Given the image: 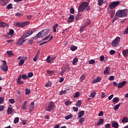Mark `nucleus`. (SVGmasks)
<instances>
[{
    "label": "nucleus",
    "instance_id": "nucleus-3",
    "mask_svg": "<svg viewBox=\"0 0 128 128\" xmlns=\"http://www.w3.org/2000/svg\"><path fill=\"white\" fill-rule=\"evenodd\" d=\"M30 24V22L28 21L25 22H16L14 23V25H15L16 26L20 28H23Z\"/></svg>",
    "mask_w": 128,
    "mask_h": 128
},
{
    "label": "nucleus",
    "instance_id": "nucleus-55",
    "mask_svg": "<svg viewBox=\"0 0 128 128\" xmlns=\"http://www.w3.org/2000/svg\"><path fill=\"white\" fill-rule=\"evenodd\" d=\"M9 102L11 104H14V100L12 98H10L9 100Z\"/></svg>",
    "mask_w": 128,
    "mask_h": 128
},
{
    "label": "nucleus",
    "instance_id": "nucleus-53",
    "mask_svg": "<svg viewBox=\"0 0 128 128\" xmlns=\"http://www.w3.org/2000/svg\"><path fill=\"white\" fill-rule=\"evenodd\" d=\"M34 76V74L32 72H30L28 74V78H32Z\"/></svg>",
    "mask_w": 128,
    "mask_h": 128
},
{
    "label": "nucleus",
    "instance_id": "nucleus-39",
    "mask_svg": "<svg viewBox=\"0 0 128 128\" xmlns=\"http://www.w3.org/2000/svg\"><path fill=\"white\" fill-rule=\"evenodd\" d=\"M7 24L4 23L2 22L1 21H0V27H5L6 26Z\"/></svg>",
    "mask_w": 128,
    "mask_h": 128
},
{
    "label": "nucleus",
    "instance_id": "nucleus-61",
    "mask_svg": "<svg viewBox=\"0 0 128 128\" xmlns=\"http://www.w3.org/2000/svg\"><path fill=\"white\" fill-rule=\"evenodd\" d=\"M4 105H0V112L2 111L4 108Z\"/></svg>",
    "mask_w": 128,
    "mask_h": 128
},
{
    "label": "nucleus",
    "instance_id": "nucleus-40",
    "mask_svg": "<svg viewBox=\"0 0 128 128\" xmlns=\"http://www.w3.org/2000/svg\"><path fill=\"white\" fill-rule=\"evenodd\" d=\"M104 3V0H98V5L100 6L102 5Z\"/></svg>",
    "mask_w": 128,
    "mask_h": 128
},
{
    "label": "nucleus",
    "instance_id": "nucleus-47",
    "mask_svg": "<svg viewBox=\"0 0 128 128\" xmlns=\"http://www.w3.org/2000/svg\"><path fill=\"white\" fill-rule=\"evenodd\" d=\"M71 104H72V102L69 101V100H68V101H66V102L64 103V104H65L66 106H69V105Z\"/></svg>",
    "mask_w": 128,
    "mask_h": 128
},
{
    "label": "nucleus",
    "instance_id": "nucleus-16",
    "mask_svg": "<svg viewBox=\"0 0 128 128\" xmlns=\"http://www.w3.org/2000/svg\"><path fill=\"white\" fill-rule=\"evenodd\" d=\"M74 15H71V16H70L68 19V23L72 22H74Z\"/></svg>",
    "mask_w": 128,
    "mask_h": 128
},
{
    "label": "nucleus",
    "instance_id": "nucleus-21",
    "mask_svg": "<svg viewBox=\"0 0 128 128\" xmlns=\"http://www.w3.org/2000/svg\"><path fill=\"white\" fill-rule=\"evenodd\" d=\"M50 40H48V41H46V42H44L41 43V44H40V46H42L44 45V44H46L48 43V42L51 41L52 40V38H53V36H50Z\"/></svg>",
    "mask_w": 128,
    "mask_h": 128
},
{
    "label": "nucleus",
    "instance_id": "nucleus-11",
    "mask_svg": "<svg viewBox=\"0 0 128 128\" xmlns=\"http://www.w3.org/2000/svg\"><path fill=\"white\" fill-rule=\"evenodd\" d=\"M112 126L114 128H118L119 124L116 122L113 121L112 122Z\"/></svg>",
    "mask_w": 128,
    "mask_h": 128
},
{
    "label": "nucleus",
    "instance_id": "nucleus-2",
    "mask_svg": "<svg viewBox=\"0 0 128 128\" xmlns=\"http://www.w3.org/2000/svg\"><path fill=\"white\" fill-rule=\"evenodd\" d=\"M116 16L118 18H124L127 16H128V12L127 10H119L116 12Z\"/></svg>",
    "mask_w": 128,
    "mask_h": 128
},
{
    "label": "nucleus",
    "instance_id": "nucleus-18",
    "mask_svg": "<svg viewBox=\"0 0 128 128\" xmlns=\"http://www.w3.org/2000/svg\"><path fill=\"white\" fill-rule=\"evenodd\" d=\"M1 70H3L4 72H7L8 70V66H4L3 65L2 67H1Z\"/></svg>",
    "mask_w": 128,
    "mask_h": 128
},
{
    "label": "nucleus",
    "instance_id": "nucleus-42",
    "mask_svg": "<svg viewBox=\"0 0 128 128\" xmlns=\"http://www.w3.org/2000/svg\"><path fill=\"white\" fill-rule=\"evenodd\" d=\"M66 94V90H61L60 92V95L62 96L63 94Z\"/></svg>",
    "mask_w": 128,
    "mask_h": 128
},
{
    "label": "nucleus",
    "instance_id": "nucleus-15",
    "mask_svg": "<svg viewBox=\"0 0 128 128\" xmlns=\"http://www.w3.org/2000/svg\"><path fill=\"white\" fill-rule=\"evenodd\" d=\"M110 68L109 67L106 68L104 72V74L105 75L109 74L110 73Z\"/></svg>",
    "mask_w": 128,
    "mask_h": 128
},
{
    "label": "nucleus",
    "instance_id": "nucleus-43",
    "mask_svg": "<svg viewBox=\"0 0 128 128\" xmlns=\"http://www.w3.org/2000/svg\"><path fill=\"white\" fill-rule=\"evenodd\" d=\"M96 92H92L90 96V97L92 98H94V97L96 96Z\"/></svg>",
    "mask_w": 128,
    "mask_h": 128
},
{
    "label": "nucleus",
    "instance_id": "nucleus-32",
    "mask_svg": "<svg viewBox=\"0 0 128 128\" xmlns=\"http://www.w3.org/2000/svg\"><path fill=\"white\" fill-rule=\"evenodd\" d=\"M70 68H69V66H64V68H62V70L64 72H66V71H68L69 70Z\"/></svg>",
    "mask_w": 128,
    "mask_h": 128
},
{
    "label": "nucleus",
    "instance_id": "nucleus-27",
    "mask_svg": "<svg viewBox=\"0 0 128 128\" xmlns=\"http://www.w3.org/2000/svg\"><path fill=\"white\" fill-rule=\"evenodd\" d=\"M84 110L81 111L78 114V117L79 118H82V116L84 115Z\"/></svg>",
    "mask_w": 128,
    "mask_h": 128
},
{
    "label": "nucleus",
    "instance_id": "nucleus-51",
    "mask_svg": "<svg viewBox=\"0 0 128 128\" xmlns=\"http://www.w3.org/2000/svg\"><path fill=\"white\" fill-rule=\"evenodd\" d=\"M85 119L84 118H80L79 122L81 124H82V122Z\"/></svg>",
    "mask_w": 128,
    "mask_h": 128
},
{
    "label": "nucleus",
    "instance_id": "nucleus-14",
    "mask_svg": "<svg viewBox=\"0 0 128 128\" xmlns=\"http://www.w3.org/2000/svg\"><path fill=\"white\" fill-rule=\"evenodd\" d=\"M34 102H32V103H31L30 108H29V110L30 112H31L33 111L34 108Z\"/></svg>",
    "mask_w": 128,
    "mask_h": 128
},
{
    "label": "nucleus",
    "instance_id": "nucleus-26",
    "mask_svg": "<svg viewBox=\"0 0 128 128\" xmlns=\"http://www.w3.org/2000/svg\"><path fill=\"white\" fill-rule=\"evenodd\" d=\"M104 122V120L103 118H100L99 119L98 122L97 123V126H100V124H102Z\"/></svg>",
    "mask_w": 128,
    "mask_h": 128
},
{
    "label": "nucleus",
    "instance_id": "nucleus-64",
    "mask_svg": "<svg viewBox=\"0 0 128 128\" xmlns=\"http://www.w3.org/2000/svg\"><path fill=\"white\" fill-rule=\"evenodd\" d=\"M80 80H84V78H85V76L84 75V74L82 75V76H80Z\"/></svg>",
    "mask_w": 128,
    "mask_h": 128
},
{
    "label": "nucleus",
    "instance_id": "nucleus-8",
    "mask_svg": "<svg viewBox=\"0 0 128 128\" xmlns=\"http://www.w3.org/2000/svg\"><path fill=\"white\" fill-rule=\"evenodd\" d=\"M34 32V31H32V30L28 31L22 35V36L24 38H28V36H30L33 34Z\"/></svg>",
    "mask_w": 128,
    "mask_h": 128
},
{
    "label": "nucleus",
    "instance_id": "nucleus-36",
    "mask_svg": "<svg viewBox=\"0 0 128 128\" xmlns=\"http://www.w3.org/2000/svg\"><path fill=\"white\" fill-rule=\"evenodd\" d=\"M25 62V60H20V61L18 62V64L20 66H22Z\"/></svg>",
    "mask_w": 128,
    "mask_h": 128
},
{
    "label": "nucleus",
    "instance_id": "nucleus-48",
    "mask_svg": "<svg viewBox=\"0 0 128 128\" xmlns=\"http://www.w3.org/2000/svg\"><path fill=\"white\" fill-rule=\"evenodd\" d=\"M78 96H80V92H76L74 96V98H78Z\"/></svg>",
    "mask_w": 128,
    "mask_h": 128
},
{
    "label": "nucleus",
    "instance_id": "nucleus-45",
    "mask_svg": "<svg viewBox=\"0 0 128 128\" xmlns=\"http://www.w3.org/2000/svg\"><path fill=\"white\" fill-rule=\"evenodd\" d=\"M95 62H96L95 60H90V61L88 62L89 64H94Z\"/></svg>",
    "mask_w": 128,
    "mask_h": 128
},
{
    "label": "nucleus",
    "instance_id": "nucleus-9",
    "mask_svg": "<svg viewBox=\"0 0 128 128\" xmlns=\"http://www.w3.org/2000/svg\"><path fill=\"white\" fill-rule=\"evenodd\" d=\"M50 32V30L49 28L44 29L41 31L42 36H46Z\"/></svg>",
    "mask_w": 128,
    "mask_h": 128
},
{
    "label": "nucleus",
    "instance_id": "nucleus-1",
    "mask_svg": "<svg viewBox=\"0 0 128 128\" xmlns=\"http://www.w3.org/2000/svg\"><path fill=\"white\" fill-rule=\"evenodd\" d=\"M89 2H82L78 8V12H83L84 10L88 11L90 10V6H88Z\"/></svg>",
    "mask_w": 128,
    "mask_h": 128
},
{
    "label": "nucleus",
    "instance_id": "nucleus-52",
    "mask_svg": "<svg viewBox=\"0 0 128 128\" xmlns=\"http://www.w3.org/2000/svg\"><path fill=\"white\" fill-rule=\"evenodd\" d=\"M114 94H112L111 95H110V96H108V99L109 100H112V98H114Z\"/></svg>",
    "mask_w": 128,
    "mask_h": 128
},
{
    "label": "nucleus",
    "instance_id": "nucleus-44",
    "mask_svg": "<svg viewBox=\"0 0 128 128\" xmlns=\"http://www.w3.org/2000/svg\"><path fill=\"white\" fill-rule=\"evenodd\" d=\"M6 8L9 10L12 8V4H9L8 6L6 7Z\"/></svg>",
    "mask_w": 128,
    "mask_h": 128
},
{
    "label": "nucleus",
    "instance_id": "nucleus-38",
    "mask_svg": "<svg viewBox=\"0 0 128 128\" xmlns=\"http://www.w3.org/2000/svg\"><path fill=\"white\" fill-rule=\"evenodd\" d=\"M6 53L9 56H11L14 54L12 50L7 51Z\"/></svg>",
    "mask_w": 128,
    "mask_h": 128
},
{
    "label": "nucleus",
    "instance_id": "nucleus-19",
    "mask_svg": "<svg viewBox=\"0 0 128 128\" xmlns=\"http://www.w3.org/2000/svg\"><path fill=\"white\" fill-rule=\"evenodd\" d=\"M14 110L12 108H8L7 110L8 114H11L13 113Z\"/></svg>",
    "mask_w": 128,
    "mask_h": 128
},
{
    "label": "nucleus",
    "instance_id": "nucleus-63",
    "mask_svg": "<svg viewBox=\"0 0 128 128\" xmlns=\"http://www.w3.org/2000/svg\"><path fill=\"white\" fill-rule=\"evenodd\" d=\"M110 126H111V125L110 124H107L105 125V128H110Z\"/></svg>",
    "mask_w": 128,
    "mask_h": 128
},
{
    "label": "nucleus",
    "instance_id": "nucleus-17",
    "mask_svg": "<svg viewBox=\"0 0 128 128\" xmlns=\"http://www.w3.org/2000/svg\"><path fill=\"white\" fill-rule=\"evenodd\" d=\"M122 54L124 57L127 58L128 57V50H123Z\"/></svg>",
    "mask_w": 128,
    "mask_h": 128
},
{
    "label": "nucleus",
    "instance_id": "nucleus-60",
    "mask_svg": "<svg viewBox=\"0 0 128 128\" xmlns=\"http://www.w3.org/2000/svg\"><path fill=\"white\" fill-rule=\"evenodd\" d=\"M104 60V57L103 55L100 56V60H101V62H103Z\"/></svg>",
    "mask_w": 128,
    "mask_h": 128
},
{
    "label": "nucleus",
    "instance_id": "nucleus-28",
    "mask_svg": "<svg viewBox=\"0 0 128 128\" xmlns=\"http://www.w3.org/2000/svg\"><path fill=\"white\" fill-rule=\"evenodd\" d=\"M101 78H96L95 80H93V84H96L97 82H100Z\"/></svg>",
    "mask_w": 128,
    "mask_h": 128
},
{
    "label": "nucleus",
    "instance_id": "nucleus-31",
    "mask_svg": "<svg viewBox=\"0 0 128 128\" xmlns=\"http://www.w3.org/2000/svg\"><path fill=\"white\" fill-rule=\"evenodd\" d=\"M31 92V90L30 89H28V88H26V92H25V94L26 95H29Z\"/></svg>",
    "mask_w": 128,
    "mask_h": 128
},
{
    "label": "nucleus",
    "instance_id": "nucleus-30",
    "mask_svg": "<svg viewBox=\"0 0 128 128\" xmlns=\"http://www.w3.org/2000/svg\"><path fill=\"white\" fill-rule=\"evenodd\" d=\"M80 18H82V15L80 14V12H78V15L76 16L75 20H78Z\"/></svg>",
    "mask_w": 128,
    "mask_h": 128
},
{
    "label": "nucleus",
    "instance_id": "nucleus-34",
    "mask_svg": "<svg viewBox=\"0 0 128 128\" xmlns=\"http://www.w3.org/2000/svg\"><path fill=\"white\" fill-rule=\"evenodd\" d=\"M78 49V47L74 46H72L70 47V50L72 52L75 51Z\"/></svg>",
    "mask_w": 128,
    "mask_h": 128
},
{
    "label": "nucleus",
    "instance_id": "nucleus-7",
    "mask_svg": "<svg viewBox=\"0 0 128 128\" xmlns=\"http://www.w3.org/2000/svg\"><path fill=\"white\" fill-rule=\"evenodd\" d=\"M26 41V39L24 38L22 36H21L20 40L18 41L17 44L19 46H22L24 42Z\"/></svg>",
    "mask_w": 128,
    "mask_h": 128
},
{
    "label": "nucleus",
    "instance_id": "nucleus-4",
    "mask_svg": "<svg viewBox=\"0 0 128 128\" xmlns=\"http://www.w3.org/2000/svg\"><path fill=\"white\" fill-rule=\"evenodd\" d=\"M56 107V105H54V102L52 101H50L49 102L48 106L45 108V110L48 112H50L52 110H53Z\"/></svg>",
    "mask_w": 128,
    "mask_h": 128
},
{
    "label": "nucleus",
    "instance_id": "nucleus-54",
    "mask_svg": "<svg viewBox=\"0 0 128 128\" xmlns=\"http://www.w3.org/2000/svg\"><path fill=\"white\" fill-rule=\"evenodd\" d=\"M70 13L71 14H74V8H71L70 9Z\"/></svg>",
    "mask_w": 128,
    "mask_h": 128
},
{
    "label": "nucleus",
    "instance_id": "nucleus-20",
    "mask_svg": "<svg viewBox=\"0 0 128 128\" xmlns=\"http://www.w3.org/2000/svg\"><path fill=\"white\" fill-rule=\"evenodd\" d=\"M2 2H4V4H2V6H4L10 2V0H1Z\"/></svg>",
    "mask_w": 128,
    "mask_h": 128
},
{
    "label": "nucleus",
    "instance_id": "nucleus-29",
    "mask_svg": "<svg viewBox=\"0 0 128 128\" xmlns=\"http://www.w3.org/2000/svg\"><path fill=\"white\" fill-rule=\"evenodd\" d=\"M108 13L110 15H111V18L115 14V12L113 10H108Z\"/></svg>",
    "mask_w": 128,
    "mask_h": 128
},
{
    "label": "nucleus",
    "instance_id": "nucleus-50",
    "mask_svg": "<svg viewBox=\"0 0 128 128\" xmlns=\"http://www.w3.org/2000/svg\"><path fill=\"white\" fill-rule=\"evenodd\" d=\"M110 55L112 56L116 54V51L114 50H110Z\"/></svg>",
    "mask_w": 128,
    "mask_h": 128
},
{
    "label": "nucleus",
    "instance_id": "nucleus-41",
    "mask_svg": "<svg viewBox=\"0 0 128 128\" xmlns=\"http://www.w3.org/2000/svg\"><path fill=\"white\" fill-rule=\"evenodd\" d=\"M72 116H72V114H70V115H68V116H65V119H66V120H69V119L72 118Z\"/></svg>",
    "mask_w": 128,
    "mask_h": 128
},
{
    "label": "nucleus",
    "instance_id": "nucleus-59",
    "mask_svg": "<svg viewBox=\"0 0 128 128\" xmlns=\"http://www.w3.org/2000/svg\"><path fill=\"white\" fill-rule=\"evenodd\" d=\"M22 78H23L24 80H26V78H27V75L24 74L22 76Z\"/></svg>",
    "mask_w": 128,
    "mask_h": 128
},
{
    "label": "nucleus",
    "instance_id": "nucleus-13",
    "mask_svg": "<svg viewBox=\"0 0 128 128\" xmlns=\"http://www.w3.org/2000/svg\"><path fill=\"white\" fill-rule=\"evenodd\" d=\"M44 38L42 32L40 31V32H39L34 37V38Z\"/></svg>",
    "mask_w": 128,
    "mask_h": 128
},
{
    "label": "nucleus",
    "instance_id": "nucleus-33",
    "mask_svg": "<svg viewBox=\"0 0 128 128\" xmlns=\"http://www.w3.org/2000/svg\"><path fill=\"white\" fill-rule=\"evenodd\" d=\"M80 106H82V100H78L76 106L77 107H80Z\"/></svg>",
    "mask_w": 128,
    "mask_h": 128
},
{
    "label": "nucleus",
    "instance_id": "nucleus-5",
    "mask_svg": "<svg viewBox=\"0 0 128 128\" xmlns=\"http://www.w3.org/2000/svg\"><path fill=\"white\" fill-rule=\"evenodd\" d=\"M120 42V38L116 37L114 40L111 42V46L112 48H116L118 46Z\"/></svg>",
    "mask_w": 128,
    "mask_h": 128
},
{
    "label": "nucleus",
    "instance_id": "nucleus-22",
    "mask_svg": "<svg viewBox=\"0 0 128 128\" xmlns=\"http://www.w3.org/2000/svg\"><path fill=\"white\" fill-rule=\"evenodd\" d=\"M78 62V58H74L72 61V64L74 66L76 65Z\"/></svg>",
    "mask_w": 128,
    "mask_h": 128
},
{
    "label": "nucleus",
    "instance_id": "nucleus-24",
    "mask_svg": "<svg viewBox=\"0 0 128 128\" xmlns=\"http://www.w3.org/2000/svg\"><path fill=\"white\" fill-rule=\"evenodd\" d=\"M34 37L28 40V44L32 45L34 44Z\"/></svg>",
    "mask_w": 128,
    "mask_h": 128
},
{
    "label": "nucleus",
    "instance_id": "nucleus-10",
    "mask_svg": "<svg viewBox=\"0 0 128 128\" xmlns=\"http://www.w3.org/2000/svg\"><path fill=\"white\" fill-rule=\"evenodd\" d=\"M40 54V50H38L36 54L34 57L33 58V60L34 62H36L38 59V58Z\"/></svg>",
    "mask_w": 128,
    "mask_h": 128
},
{
    "label": "nucleus",
    "instance_id": "nucleus-56",
    "mask_svg": "<svg viewBox=\"0 0 128 128\" xmlns=\"http://www.w3.org/2000/svg\"><path fill=\"white\" fill-rule=\"evenodd\" d=\"M50 34L48 35V36H46V37H45V38L43 39L42 40H48V38H50Z\"/></svg>",
    "mask_w": 128,
    "mask_h": 128
},
{
    "label": "nucleus",
    "instance_id": "nucleus-23",
    "mask_svg": "<svg viewBox=\"0 0 128 128\" xmlns=\"http://www.w3.org/2000/svg\"><path fill=\"white\" fill-rule=\"evenodd\" d=\"M119 101H120V98L118 97H116L112 99L113 102L118 103L119 102Z\"/></svg>",
    "mask_w": 128,
    "mask_h": 128
},
{
    "label": "nucleus",
    "instance_id": "nucleus-35",
    "mask_svg": "<svg viewBox=\"0 0 128 128\" xmlns=\"http://www.w3.org/2000/svg\"><path fill=\"white\" fill-rule=\"evenodd\" d=\"M128 122V118L127 117H124V118L122 120V122L124 123V122Z\"/></svg>",
    "mask_w": 128,
    "mask_h": 128
},
{
    "label": "nucleus",
    "instance_id": "nucleus-58",
    "mask_svg": "<svg viewBox=\"0 0 128 128\" xmlns=\"http://www.w3.org/2000/svg\"><path fill=\"white\" fill-rule=\"evenodd\" d=\"M4 98L2 97H0V104H2L4 102Z\"/></svg>",
    "mask_w": 128,
    "mask_h": 128
},
{
    "label": "nucleus",
    "instance_id": "nucleus-62",
    "mask_svg": "<svg viewBox=\"0 0 128 128\" xmlns=\"http://www.w3.org/2000/svg\"><path fill=\"white\" fill-rule=\"evenodd\" d=\"M128 34V28L126 29V30L124 32V34Z\"/></svg>",
    "mask_w": 128,
    "mask_h": 128
},
{
    "label": "nucleus",
    "instance_id": "nucleus-6",
    "mask_svg": "<svg viewBox=\"0 0 128 128\" xmlns=\"http://www.w3.org/2000/svg\"><path fill=\"white\" fill-rule=\"evenodd\" d=\"M120 4V2H114L110 3V4L108 6V8H110V10L114 9Z\"/></svg>",
    "mask_w": 128,
    "mask_h": 128
},
{
    "label": "nucleus",
    "instance_id": "nucleus-46",
    "mask_svg": "<svg viewBox=\"0 0 128 128\" xmlns=\"http://www.w3.org/2000/svg\"><path fill=\"white\" fill-rule=\"evenodd\" d=\"M85 28H86V26H81L80 30V32L82 33L84 31V30L85 29Z\"/></svg>",
    "mask_w": 128,
    "mask_h": 128
},
{
    "label": "nucleus",
    "instance_id": "nucleus-12",
    "mask_svg": "<svg viewBox=\"0 0 128 128\" xmlns=\"http://www.w3.org/2000/svg\"><path fill=\"white\" fill-rule=\"evenodd\" d=\"M126 81L120 82L118 84V88H122L124 86L126 85Z\"/></svg>",
    "mask_w": 128,
    "mask_h": 128
},
{
    "label": "nucleus",
    "instance_id": "nucleus-57",
    "mask_svg": "<svg viewBox=\"0 0 128 128\" xmlns=\"http://www.w3.org/2000/svg\"><path fill=\"white\" fill-rule=\"evenodd\" d=\"M14 30H10L9 33H8V34L10 35H12L14 34Z\"/></svg>",
    "mask_w": 128,
    "mask_h": 128
},
{
    "label": "nucleus",
    "instance_id": "nucleus-49",
    "mask_svg": "<svg viewBox=\"0 0 128 128\" xmlns=\"http://www.w3.org/2000/svg\"><path fill=\"white\" fill-rule=\"evenodd\" d=\"M18 121H19V118H15V120H14V123H15V124H16L18 122Z\"/></svg>",
    "mask_w": 128,
    "mask_h": 128
},
{
    "label": "nucleus",
    "instance_id": "nucleus-25",
    "mask_svg": "<svg viewBox=\"0 0 128 128\" xmlns=\"http://www.w3.org/2000/svg\"><path fill=\"white\" fill-rule=\"evenodd\" d=\"M121 104H122V103H119L118 104H117V105H116V106H114V111L118 110Z\"/></svg>",
    "mask_w": 128,
    "mask_h": 128
},
{
    "label": "nucleus",
    "instance_id": "nucleus-37",
    "mask_svg": "<svg viewBox=\"0 0 128 128\" xmlns=\"http://www.w3.org/2000/svg\"><path fill=\"white\" fill-rule=\"evenodd\" d=\"M58 24H56L53 26V28H54L53 31H54V32H56V28H58Z\"/></svg>",
    "mask_w": 128,
    "mask_h": 128
}]
</instances>
